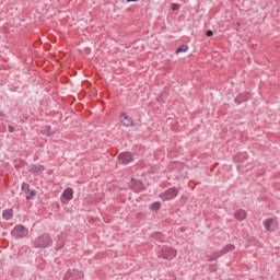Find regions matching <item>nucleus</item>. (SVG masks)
<instances>
[{
  "label": "nucleus",
  "instance_id": "obj_14",
  "mask_svg": "<svg viewBox=\"0 0 280 280\" xmlns=\"http://www.w3.org/2000/svg\"><path fill=\"white\" fill-rule=\"evenodd\" d=\"M159 209H161V202L155 201L151 205V210L152 211H159Z\"/></svg>",
  "mask_w": 280,
  "mask_h": 280
},
{
  "label": "nucleus",
  "instance_id": "obj_7",
  "mask_svg": "<svg viewBox=\"0 0 280 280\" xmlns=\"http://www.w3.org/2000/svg\"><path fill=\"white\" fill-rule=\"evenodd\" d=\"M178 196V190L176 188H168L161 195L162 200H174Z\"/></svg>",
  "mask_w": 280,
  "mask_h": 280
},
{
  "label": "nucleus",
  "instance_id": "obj_18",
  "mask_svg": "<svg viewBox=\"0 0 280 280\" xmlns=\"http://www.w3.org/2000/svg\"><path fill=\"white\" fill-rule=\"evenodd\" d=\"M172 10H173V12H176V11L180 10V4H178V3H173V4H172Z\"/></svg>",
  "mask_w": 280,
  "mask_h": 280
},
{
  "label": "nucleus",
  "instance_id": "obj_11",
  "mask_svg": "<svg viewBox=\"0 0 280 280\" xmlns=\"http://www.w3.org/2000/svg\"><path fill=\"white\" fill-rule=\"evenodd\" d=\"M276 221L275 219H267L264 223L266 231H272L275 229Z\"/></svg>",
  "mask_w": 280,
  "mask_h": 280
},
{
  "label": "nucleus",
  "instance_id": "obj_9",
  "mask_svg": "<svg viewBox=\"0 0 280 280\" xmlns=\"http://www.w3.org/2000/svg\"><path fill=\"white\" fill-rule=\"evenodd\" d=\"M120 121L122 126H126L127 128H129L130 126H135V121L132 120V118L128 117V115L126 114L120 115Z\"/></svg>",
  "mask_w": 280,
  "mask_h": 280
},
{
  "label": "nucleus",
  "instance_id": "obj_3",
  "mask_svg": "<svg viewBox=\"0 0 280 280\" xmlns=\"http://www.w3.org/2000/svg\"><path fill=\"white\" fill-rule=\"evenodd\" d=\"M176 255H178V252L176 249L172 247H166L162 249V253L159 257H162V259H166L167 261H172V259H174Z\"/></svg>",
  "mask_w": 280,
  "mask_h": 280
},
{
  "label": "nucleus",
  "instance_id": "obj_13",
  "mask_svg": "<svg viewBox=\"0 0 280 280\" xmlns=\"http://www.w3.org/2000/svg\"><path fill=\"white\" fill-rule=\"evenodd\" d=\"M2 218H3V220H12V218H13L12 209L3 210Z\"/></svg>",
  "mask_w": 280,
  "mask_h": 280
},
{
  "label": "nucleus",
  "instance_id": "obj_16",
  "mask_svg": "<svg viewBox=\"0 0 280 280\" xmlns=\"http://www.w3.org/2000/svg\"><path fill=\"white\" fill-rule=\"evenodd\" d=\"M183 51H187V46L183 45V46H179L177 49H176V54H180Z\"/></svg>",
  "mask_w": 280,
  "mask_h": 280
},
{
  "label": "nucleus",
  "instance_id": "obj_8",
  "mask_svg": "<svg viewBox=\"0 0 280 280\" xmlns=\"http://www.w3.org/2000/svg\"><path fill=\"white\" fill-rule=\"evenodd\" d=\"M118 161L122 162L124 165H128V163H132V161H135V159L132 158V153L122 152L118 155Z\"/></svg>",
  "mask_w": 280,
  "mask_h": 280
},
{
  "label": "nucleus",
  "instance_id": "obj_4",
  "mask_svg": "<svg viewBox=\"0 0 280 280\" xmlns=\"http://www.w3.org/2000/svg\"><path fill=\"white\" fill-rule=\"evenodd\" d=\"M235 250V245L229 244L224 248H222L220 252H215L212 254L210 261H213L214 259H218L219 257H222V255H226V253H231Z\"/></svg>",
  "mask_w": 280,
  "mask_h": 280
},
{
  "label": "nucleus",
  "instance_id": "obj_23",
  "mask_svg": "<svg viewBox=\"0 0 280 280\" xmlns=\"http://www.w3.org/2000/svg\"><path fill=\"white\" fill-rule=\"evenodd\" d=\"M126 1H127V3H132V2H137L139 0H126Z\"/></svg>",
  "mask_w": 280,
  "mask_h": 280
},
{
  "label": "nucleus",
  "instance_id": "obj_6",
  "mask_svg": "<svg viewBox=\"0 0 280 280\" xmlns=\"http://www.w3.org/2000/svg\"><path fill=\"white\" fill-rule=\"evenodd\" d=\"M73 200V188H66L61 195L62 205H69Z\"/></svg>",
  "mask_w": 280,
  "mask_h": 280
},
{
  "label": "nucleus",
  "instance_id": "obj_24",
  "mask_svg": "<svg viewBox=\"0 0 280 280\" xmlns=\"http://www.w3.org/2000/svg\"><path fill=\"white\" fill-rule=\"evenodd\" d=\"M0 115H2V117H3V113H0Z\"/></svg>",
  "mask_w": 280,
  "mask_h": 280
},
{
  "label": "nucleus",
  "instance_id": "obj_21",
  "mask_svg": "<svg viewBox=\"0 0 280 280\" xmlns=\"http://www.w3.org/2000/svg\"><path fill=\"white\" fill-rule=\"evenodd\" d=\"M54 133H55V131H52L51 128H49L47 131V137H51V135H54Z\"/></svg>",
  "mask_w": 280,
  "mask_h": 280
},
{
  "label": "nucleus",
  "instance_id": "obj_10",
  "mask_svg": "<svg viewBox=\"0 0 280 280\" xmlns=\"http://www.w3.org/2000/svg\"><path fill=\"white\" fill-rule=\"evenodd\" d=\"M28 172H31V174H43V172H45V166L40 164H33L30 166Z\"/></svg>",
  "mask_w": 280,
  "mask_h": 280
},
{
  "label": "nucleus",
  "instance_id": "obj_17",
  "mask_svg": "<svg viewBox=\"0 0 280 280\" xmlns=\"http://www.w3.org/2000/svg\"><path fill=\"white\" fill-rule=\"evenodd\" d=\"M34 196H36V190H31L30 195L26 196V200H32V198H34Z\"/></svg>",
  "mask_w": 280,
  "mask_h": 280
},
{
  "label": "nucleus",
  "instance_id": "obj_2",
  "mask_svg": "<svg viewBox=\"0 0 280 280\" xmlns=\"http://www.w3.org/2000/svg\"><path fill=\"white\" fill-rule=\"evenodd\" d=\"M28 233L30 231L24 225H15L11 231V235L15 240H23V237H27Z\"/></svg>",
  "mask_w": 280,
  "mask_h": 280
},
{
  "label": "nucleus",
  "instance_id": "obj_19",
  "mask_svg": "<svg viewBox=\"0 0 280 280\" xmlns=\"http://www.w3.org/2000/svg\"><path fill=\"white\" fill-rule=\"evenodd\" d=\"M22 191H30V184L23 183L22 184Z\"/></svg>",
  "mask_w": 280,
  "mask_h": 280
},
{
  "label": "nucleus",
  "instance_id": "obj_12",
  "mask_svg": "<svg viewBox=\"0 0 280 280\" xmlns=\"http://www.w3.org/2000/svg\"><path fill=\"white\" fill-rule=\"evenodd\" d=\"M234 218L236 220H240V222H242L243 220H246V211H244V210L236 211L234 214Z\"/></svg>",
  "mask_w": 280,
  "mask_h": 280
},
{
  "label": "nucleus",
  "instance_id": "obj_15",
  "mask_svg": "<svg viewBox=\"0 0 280 280\" xmlns=\"http://www.w3.org/2000/svg\"><path fill=\"white\" fill-rule=\"evenodd\" d=\"M131 180L135 182V187H139L140 191H143V184L139 180H135V178H131Z\"/></svg>",
  "mask_w": 280,
  "mask_h": 280
},
{
  "label": "nucleus",
  "instance_id": "obj_22",
  "mask_svg": "<svg viewBox=\"0 0 280 280\" xmlns=\"http://www.w3.org/2000/svg\"><path fill=\"white\" fill-rule=\"evenodd\" d=\"M8 130H9V132H14L15 129H14V127L9 126V127H8Z\"/></svg>",
  "mask_w": 280,
  "mask_h": 280
},
{
  "label": "nucleus",
  "instance_id": "obj_1",
  "mask_svg": "<svg viewBox=\"0 0 280 280\" xmlns=\"http://www.w3.org/2000/svg\"><path fill=\"white\" fill-rule=\"evenodd\" d=\"M54 244L51 236L49 234H44L35 241V248H49Z\"/></svg>",
  "mask_w": 280,
  "mask_h": 280
},
{
  "label": "nucleus",
  "instance_id": "obj_5",
  "mask_svg": "<svg viewBox=\"0 0 280 280\" xmlns=\"http://www.w3.org/2000/svg\"><path fill=\"white\" fill-rule=\"evenodd\" d=\"M82 277H84V273L80 270H75V269H69L65 277L63 280H78V279H82Z\"/></svg>",
  "mask_w": 280,
  "mask_h": 280
},
{
  "label": "nucleus",
  "instance_id": "obj_20",
  "mask_svg": "<svg viewBox=\"0 0 280 280\" xmlns=\"http://www.w3.org/2000/svg\"><path fill=\"white\" fill-rule=\"evenodd\" d=\"M206 36H208V38H211V36H213V31L208 30V31L206 32Z\"/></svg>",
  "mask_w": 280,
  "mask_h": 280
}]
</instances>
